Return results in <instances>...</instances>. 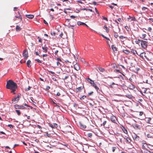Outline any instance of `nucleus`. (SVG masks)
I'll list each match as a JSON object with an SVG mask.
<instances>
[{"label":"nucleus","mask_w":153,"mask_h":153,"mask_svg":"<svg viewBox=\"0 0 153 153\" xmlns=\"http://www.w3.org/2000/svg\"><path fill=\"white\" fill-rule=\"evenodd\" d=\"M6 88L8 89L13 90V91H14L15 90H16L18 86L16 83L13 80L10 79L7 82Z\"/></svg>","instance_id":"f257e3e1"},{"label":"nucleus","mask_w":153,"mask_h":153,"mask_svg":"<svg viewBox=\"0 0 153 153\" xmlns=\"http://www.w3.org/2000/svg\"><path fill=\"white\" fill-rule=\"evenodd\" d=\"M87 80L89 82H90V83L91 84V85H92L93 87L95 88L97 92H98V91H100V88L98 87L97 86L96 84L94 83L92 79L89 78H88V79Z\"/></svg>","instance_id":"f03ea898"},{"label":"nucleus","mask_w":153,"mask_h":153,"mask_svg":"<svg viewBox=\"0 0 153 153\" xmlns=\"http://www.w3.org/2000/svg\"><path fill=\"white\" fill-rule=\"evenodd\" d=\"M21 96V94H19L17 97H15L12 100V103L15 104L18 102L19 100V98H20Z\"/></svg>","instance_id":"7ed1b4c3"},{"label":"nucleus","mask_w":153,"mask_h":153,"mask_svg":"<svg viewBox=\"0 0 153 153\" xmlns=\"http://www.w3.org/2000/svg\"><path fill=\"white\" fill-rule=\"evenodd\" d=\"M148 42L147 41L141 40L140 44L142 48L144 49L146 48Z\"/></svg>","instance_id":"20e7f679"},{"label":"nucleus","mask_w":153,"mask_h":153,"mask_svg":"<svg viewBox=\"0 0 153 153\" xmlns=\"http://www.w3.org/2000/svg\"><path fill=\"white\" fill-rule=\"evenodd\" d=\"M14 108L16 109H25L27 108L24 106L22 105H19L16 104L14 105Z\"/></svg>","instance_id":"39448f33"},{"label":"nucleus","mask_w":153,"mask_h":153,"mask_svg":"<svg viewBox=\"0 0 153 153\" xmlns=\"http://www.w3.org/2000/svg\"><path fill=\"white\" fill-rule=\"evenodd\" d=\"M23 56L25 59H27L28 57V53L27 49L24 50L23 52Z\"/></svg>","instance_id":"423d86ee"},{"label":"nucleus","mask_w":153,"mask_h":153,"mask_svg":"<svg viewBox=\"0 0 153 153\" xmlns=\"http://www.w3.org/2000/svg\"><path fill=\"white\" fill-rule=\"evenodd\" d=\"M114 37H115L116 38H117L118 37H119L120 38H125L124 37H123V36L121 35L120 33H118L116 32L114 33Z\"/></svg>","instance_id":"0eeeda50"},{"label":"nucleus","mask_w":153,"mask_h":153,"mask_svg":"<svg viewBox=\"0 0 153 153\" xmlns=\"http://www.w3.org/2000/svg\"><path fill=\"white\" fill-rule=\"evenodd\" d=\"M142 148L145 150H148V149H150L149 147L148 146V145L146 143H143Z\"/></svg>","instance_id":"6e6552de"},{"label":"nucleus","mask_w":153,"mask_h":153,"mask_svg":"<svg viewBox=\"0 0 153 153\" xmlns=\"http://www.w3.org/2000/svg\"><path fill=\"white\" fill-rule=\"evenodd\" d=\"M111 119L112 122L115 123H116V122L117 121L116 117L114 115H112L111 117Z\"/></svg>","instance_id":"1a4fd4ad"},{"label":"nucleus","mask_w":153,"mask_h":153,"mask_svg":"<svg viewBox=\"0 0 153 153\" xmlns=\"http://www.w3.org/2000/svg\"><path fill=\"white\" fill-rule=\"evenodd\" d=\"M133 137L134 140L136 141H140V137L135 134H134V136H133Z\"/></svg>","instance_id":"9d476101"},{"label":"nucleus","mask_w":153,"mask_h":153,"mask_svg":"<svg viewBox=\"0 0 153 153\" xmlns=\"http://www.w3.org/2000/svg\"><path fill=\"white\" fill-rule=\"evenodd\" d=\"M79 124L81 129L85 128H86V126L83 124L81 122H79Z\"/></svg>","instance_id":"9b49d317"},{"label":"nucleus","mask_w":153,"mask_h":153,"mask_svg":"<svg viewBox=\"0 0 153 153\" xmlns=\"http://www.w3.org/2000/svg\"><path fill=\"white\" fill-rule=\"evenodd\" d=\"M49 126L51 127L52 128H57L58 127V125L56 123H54L53 125L49 123Z\"/></svg>","instance_id":"f8f14e48"},{"label":"nucleus","mask_w":153,"mask_h":153,"mask_svg":"<svg viewBox=\"0 0 153 153\" xmlns=\"http://www.w3.org/2000/svg\"><path fill=\"white\" fill-rule=\"evenodd\" d=\"M74 69L78 71L79 70L80 68L78 64H76L74 65Z\"/></svg>","instance_id":"ddd939ff"},{"label":"nucleus","mask_w":153,"mask_h":153,"mask_svg":"<svg viewBox=\"0 0 153 153\" xmlns=\"http://www.w3.org/2000/svg\"><path fill=\"white\" fill-rule=\"evenodd\" d=\"M84 88V86H80L76 88V92H81V90L82 89Z\"/></svg>","instance_id":"4468645a"},{"label":"nucleus","mask_w":153,"mask_h":153,"mask_svg":"<svg viewBox=\"0 0 153 153\" xmlns=\"http://www.w3.org/2000/svg\"><path fill=\"white\" fill-rule=\"evenodd\" d=\"M133 126L134 128L135 129H140V126L136 123L134 124L133 125Z\"/></svg>","instance_id":"2eb2a0df"},{"label":"nucleus","mask_w":153,"mask_h":153,"mask_svg":"<svg viewBox=\"0 0 153 153\" xmlns=\"http://www.w3.org/2000/svg\"><path fill=\"white\" fill-rule=\"evenodd\" d=\"M18 13H19V16H15V17L16 18H18V19H19L20 21L21 22V21H22V16L20 14V13H19V12H18Z\"/></svg>","instance_id":"dca6fc26"},{"label":"nucleus","mask_w":153,"mask_h":153,"mask_svg":"<svg viewBox=\"0 0 153 153\" xmlns=\"http://www.w3.org/2000/svg\"><path fill=\"white\" fill-rule=\"evenodd\" d=\"M146 53L145 52H143L140 53V56L142 57V58H143V55L145 57L146 59L148 60V58L146 57Z\"/></svg>","instance_id":"f3484780"},{"label":"nucleus","mask_w":153,"mask_h":153,"mask_svg":"<svg viewBox=\"0 0 153 153\" xmlns=\"http://www.w3.org/2000/svg\"><path fill=\"white\" fill-rule=\"evenodd\" d=\"M123 52L126 54L130 53V51H129L127 50H123Z\"/></svg>","instance_id":"a211bd4d"},{"label":"nucleus","mask_w":153,"mask_h":153,"mask_svg":"<svg viewBox=\"0 0 153 153\" xmlns=\"http://www.w3.org/2000/svg\"><path fill=\"white\" fill-rule=\"evenodd\" d=\"M133 53L134 55H135V54H137V55H138L137 53V51L134 50V49H130V53Z\"/></svg>","instance_id":"6ab92c4d"},{"label":"nucleus","mask_w":153,"mask_h":153,"mask_svg":"<svg viewBox=\"0 0 153 153\" xmlns=\"http://www.w3.org/2000/svg\"><path fill=\"white\" fill-rule=\"evenodd\" d=\"M121 128L122 130L126 134L128 133V132L127 130L126 129L125 127H124L123 126H122Z\"/></svg>","instance_id":"aec40b11"},{"label":"nucleus","mask_w":153,"mask_h":153,"mask_svg":"<svg viewBox=\"0 0 153 153\" xmlns=\"http://www.w3.org/2000/svg\"><path fill=\"white\" fill-rule=\"evenodd\" d=\"M26 16L29 19H32L34 17V16L33 15H26Z\"/></svg>","instance_id":"412c9836"},{"label":"nucleus","mask_w":153,"mask_h":153,"mask_svg":"<svg viewBox=\"0 0 153 153\" xmlns=\"http://www.w3.org/2000/svg\"><path fill=\"white\" fill-rule=\"evenodd\" d=\"M111 48L114 52H116L115 51H117V48H116V47L114 46V45H112L111 46Z\"/></svg>","instance_id":"4be33fe9"},{"label":"nucleus","mask_w":153,"mask_h":153,"mask_svg":"<svg viewBox=\"0 0 153 153\" xmlns=\"http://www.w3.org/2000/svg\"><path fill=\"white\" fill-rule=\"evenodd\" d=\"M16 31H19L21 30V28L18 25H17L16 27Z\"/></svg>","instance_id":"5701e85b"},{"label":"nucleus","mask_w":153,"mask_h":153,"mask_svg":"<svg viewBox=\"0 0 153 153\" xmlns=\"http://www.w3.org/2000/svg\"><path fill=\"white\" fill-rule=\"evenodd\" d=\"M31 61L30 60H28L27 61V66L28 67H31V65H30V63H31Z\"/></svg>","instance_id":"b1692460"},{"label":"nucleus","mask_w":153,"mask_h":153,"mask_svg":"<svg viewBox=\"0 0 153 153\" xmlns=\"http://www.w3.org/2000/svg\"><path fill=\"white\" fill-rule=\"evenodd\" d=\"M42 49L44 50V52H46L48 51V48L47 47H42Z\"/></svg>","instance_id":"393cba45"},{"label":"nucleus","mask_w":153,"mask_h":153,"mask_svg":"<svg viewBox=\"0 0 153 153\" xmlns=\"http://www.w3.org/2000/svg\"><path fill=\"white\" fill-rule=\"evenodd\" d=\"M77 24L79 26L81 25H85V24L84 23L81 22L80 21L78 22H77Z\"/></svg>","instance_id":"a878e982"},{"label":"nucleus","mask_w":153,"mask_h":153,"mask_svg":"<svg viewBox=\"0 0 153 153\" xmlns=\"http://www.w3.org/2000/svg\"><path fill=\"white\" fill-rule=\"evenodd\" d=\"M103 29L104 30H105V31L107 33H108L109 32V28L107 27L106 25H105L103 27Z\"/></svg>","instance_id":"bb28decb"},{"label":"nucleus","mask_w":153,"mask_h":153,"mask_svg":"<svg viewBox=\"0 0 153 153\" xmlns=\"http://www.w3.org/2000/svg\"><path fill=\"white\" fill-rule=\"evenodd\" d=\"M141 40V39H138L137 40H136L134 42L136 44H138L140 45V43Z\"/></svg>","instance_id":"cd10ccee"},{"label":"nucleus","mask_w":153,"mask_h":153,"mask_svg":"<svg viewBox=\"0 0 153 153\" xmlns=\"http://www.w3.org/2000/svg\"><path fill=\"white\" fill-rule=\"evenodd\" d=\"M107 123V121H105L103 123V125L104 126V127H105L106 128H108V126L106 125V124Z\"/></svg>","instance_id":"c85d7f7f"},{"label":"nucleus","mask_w":153,"mask_h":153,"mask_svg":"<svg viewBox=\"0 0 153 153\" xmlns=\"http://www.w3.org/2000/svg\"><path fill=\"white\" fill-rule=\"evenodd\" d=\"M126 97L130 99H132L133 96L131 94H129L125 95Z\"/></svg>","instance_id":"c756f323"},{"label":"nucleus","mask_w":153,"mask_h":153,"mask_svg":"<svg viewBox=\"0 0 153 153\" xmlns=\"http://www.w3.org/2000/svg\"><path fill=\"white\" fill-rule=\"evenodd\" d=\"M146 136L148 138H152L153 134H147Z\"/></svg>","instance_id":"7c9ffc66"},{"label":"nucleus","mask_w":153,"mask_h":153,"mask_svg":"<svg viewBox=\"0 0 153 153\" xmlns=\"http://www.w3.org/2000/svg\"><path fill=\"white\" fill-rule=\"evenodd\" d=\"M98 68L99 70L101 72H103L105 71V69L104 68L101 67H98Z\"/></svg>","instance_id":"2f4dec72"},{"label":"nucleus","mask_w":153,"mask_h":153,"mask_svg":"<svg viewBox=\"0 0 153 153\" xmlns=\"http://www.w3.org/2000/svg\"><path fill=\"white\" fill-rule=\"evenodd\" d=\"M44 136H45L46 137H51V134H49L48 133H46L45 134H44Z\"/></svg>","instance_id":"473e14b6"},{"label":"nucleus","mask_w":153,"mask_h":153,"mask_svg":"<svg viewBox=\"0 0 153 153\" xmlns=\"http://www.w3.org/2000/svg\"><path fill=\"white\" fill-rule=\"evenodd\" d=\"M15 111L18 115L19 116L21 114V112L19 110H16Z\"/></svg>","instance_id":"72a5a7b5"},{"label":"nucleus","mask_w":153,"mask_h":153,"mask_svg":"<svg viewBox=\"0 0 153 153\" xmlns=\"http://www.w3.org/2000/svg\"><path fill=\"white\" fill-rule=\"evenodd\" d=\"M126 140L127 142L128 143H130V142L131 141V139L130 138L128 137H127V138H126Z\"/></svg>","instance_id":"f704fd0d"},{"label":"nucleus","mask_w":153,"mask_h":153,"mask_svg":"<svg viewBox=\"0 0 153 153\" xmlns=\"http://www.w3.org/2000/svg\"><path fill=\"white\" fill-rule=\"evenodd\" d=\"M147 120H146L147 123H150V122L151 120H152V119L151 118H148L147 119Z\"/></svg>","instance_id":"c9c22d12"},{"label":"nucleus","mask_w":153,"mask_h":153,"mask_svg":"<svg viewBox=\"0 0 153 153\" xmlns=\"http://www.w3.org/2000/svg\"><path fill=\"white\" fill-rule=\"evenodd\" d=\"M88 136L90 138H91L92 136V134L91 133H88L87 134Z\"/></svg>","instance_id":"e433bc0d"},{"label":"nucleus","mask_w":153,"mask_h":153,"mask_svg":"<svg viewBox=\"0 0 153 153\" xmlns=\"http://www.w3.org/2000/svg\"><path fill=\"white\" fill-rule=\"evenodd\" d=\"M130 86L131 88V89H134L135 88V86L133 84H131V85H130Z\"/></svg>","instance_id":"4c0bfd02"},{"label":"nucleus","mask_w":153,"mask_h":153,"mask_svg":"<svg viewBox=\"0 0 153 153\" xmlns=\"http://www.w3.org/2000/svg\"><path fill=\"white\" fill-rule=\"evenodd\" d=\"M86 97V96L85 95H84L82 96L80 98V99L81 100H82L84 99Z\"/></svg>","instance_id":"58836bf2"},{"label":"nucleus","mask_w":153,"mask_h":153,"mask_svg":"<svg viewBox=\"0 0 153 153\" xmlns=\"http://www.w3.org/2000/svg\"><path fill=\"white\" fill-rule=\"evenodd\" d=\"M125 28L126 29V30L127 31H129L130 28H129V27L128 26H125Z\"/></svg>","instance_id":"ea45409f"},{"label":"nucleus","mask_w":153,"mask_h":153,"mask_svg":"<svg viewBox=\"0 0 153 153\" xmlns=\"http://www.w3.org/2000/svg\"><path fill=\"white\" fill-rule=\"evenodd\" d=\"M31 87L30 86H28V87L27 88H26L25 89V91H28L30 90V89Z\"/></svg>","instance_id":"a19ab883"},{"label":"nucleus","mask_w":153,"mask_h":153,"mask_svg":"<svg viewBox=\"0 0 153 153\" xmlns=\"http://www.w3.org/2000/svg\"><path fill=\"white\" fill-rule=\"evenodd\" d=\"M8 126L10 127L11 128H13V126L11 124H9L8 125Z\"/></svg>","instance_id":"79ce46f5"},{"label":"nucleus","mask_w":153,"mask_h":153,"mask_svg":"<svg viewBox=\"0 0 153 153\" xmlns=\"http://www.w3.org/2000/svg\"><path fill=\"white\" fill-rule=\"evenodd\" d=\"M93 93H94L93 91H91V92H90V93H88V96H90L91 95L93 94Z\"/></svg>","instance_id":"37998d69"},{"label":"nucleus","mask_w":153,"mask_h":153,"mask_svg":"<svg viewBox=\"0 0 153 153\" xmlns=\"http://www.w3.org/2000/svg\"><path fill=\"white\" fill-rule=\"evenodd\" d=\"M69 77L68 76H65V77L64 78H62V79L63 80H65V79H66L67 78H68Z\"/></svg>","instance_id":"c03bdc74"},{"label":"nucleus","mask_w":153,"mask_h":153,"mask_svg":"<svg viewBox=\"0 0 153 153\" xmlns=\"http://www.w3.org/2000/svg\"><path fill=\"white\" fill-rule=\"evenodd\" d=\"M53 103L55 105V106L57 108H59V106L57 105V103L54 102Z\"/></svg>","instance_id":"a18cd8bd"},{"label":"nucleus","mask_w":153,"mask_h":153,"mask_svg":"<svg viewBox=\"0 0 153 153\" xmlns=\"http://www.w3.org/2000/svg\"><path fill=\"white\" fill-rule=\"evenodd\" d=\"M51 34L53 36H55L56 35V33L54 32H51Z\"/></svg>","instance_id":"49530a36"},{"label":"nucleus","mask_w":153,"mask_h":153,"mask_svg":"<svg viewBox=\"0 0 153 153\" xmlns=\"http://www.w3.org/2000/svg\"><path fill=\"white\" fill-rule=\"evenodd\" d=\"M142 10H148V8L146 7H143L142 8Z\"/></svg>","instance_id":"de8ad7c7"},{"label":"nucleus","mask_w":153,"mask_h":153,"mask_svg":"<svg viewBox=\"0 0 153 153\" xmlns=\"http://www.w3.org/2000/svg\"><path fill=\"white\" fill-rule=\"evenodd\" d=\"M116 149V147H113L112 148V151L113 152H114Z\"/></svg>","instance_id":"09e8293b"},{"label":"nucleus","mask_w":153,"mask_h":153,"mask_svg":"<svg viewBox=\"0 0 153 153\" xmlns=\"http://www.w3.org/2000/svg\"><path fill=\"white\" fill-rule=\"evenodd\" d=\"M131 18V21H135L136 19L135 17H130Z\"/></svg>","instance_id":"8fccbe9b"},{"label":"nucleus","mask_w":153,"mask_h":153,"mask_svg":"<svg viewBox=\"0 0 153 153\" xmlns=\"http://www.w3.org/2000/svg\"><path fill=\"white\" fill-rule=\"evenodd\" d=\"M146 34H142V37L143 38H145L146 37Z\"/></svg>","instance_id":"3c124183"},{"label":"nucleus","mask_w":153,"mask_h":153,"mask_svg":"<svg viewBox=\"0 0 153 153\" xmlns=\"http://www.w3.org/2000/svg\"><path fill=\"white\" fill-rule=\"evenodd\" d=\"M35 60H36L38 62L40 63H41V61L38 59H35Z\"/></svg>","instance_id":"603ef678"},{"label":"nucleus","mask_w":153,"mask_h":153,"mask_svg":"<svg viewBox=\"0 0 153 153\" xmlns=\"http://www.w3.org/2000/svg\"><path fill=\"white\" fill-rule=\"evenodd\" d=\"M95 11H96V13L98 14V15H99V13L98 10H97V9L96 8H95Z\"/></svg>","instance_id":"864d4df0"},{"label":"nucleus","mask_w":153,"mask_h":153,"mask_svg":"<svg viewBox=\"0 0 153 153\" xmlns=\"http://www.w3.org/2000/svg\"><path fill=\"white\" fill-rule=\"evenodd\" d=\"M35 54L36 55H39V56H40L39 55V53H40V52L39 51V53L37 51H35Z\"/></svg>","instance_id":"5fc2aeb1"},{"label":"nucleus","mask_w":153,"mask_h":153,"mask_svg":"<svg viewBox=\"0 0 153 153\" xmlns=\"http://www.w3.org/2000/svg\"><path fill=\"white\" fill-rule=\"evenodd\" d=\"M142 88L144 89L143 92L145 93L146 92V91H147V89L146 88H145L143 87Z\"/></svg>","instance_id":"6e6d98bb"},{"label":"nucleus","mask_w":153,"mask_h":153,"mask_svg":"<svg viewBox=\"0 0 153 153\" xmlns=\"http://www.w3.org/2000/svg\"><path fill=\"white\" fill-rule=\"evenodd\" d=\"M117 67L116 65V64H114L112 65V67L113 68H115V67Z\"/></svg>","instance_id":"4d7b16f0"},{"label":"nucleus","mask_w":153,"mask_h":153,"mask_svg":"<svg viewBox=\"0 0 153 153\" xmlns=\"http://www.w3.org/2000/svg\"><path fill=\"white\" fill-rule=\"evenodd\" d=\"M148 30L149 31L151 32V30H152V28L151 27H149L148 28Z\"/></svg>","instance_id":"13d9d810"},{"label":"nucleus","mask_w":153,"mask_h":153,"mask_svg":"<svg viewBox=\"0 0 153 153\" xmlns=\"http://www.w3.org/2000/svg\"><path fill=\"white\" fill-rule=\"evenodd\" d=\"M65 70V72H66L67 73H69L70 71L69 69H68H68H66Z\"/></svg>","instance_id":"bf43d9fd"},{"label":"nucleus","mask_w":153,"mask_h":153,"mask_svg":"<svg viewBox=\"0 0 153 153\" xmlns=\"http://www.w3.org/2000/svg\"><path fill=\"white\" fill-rule=\"evenodd\" d=\"M37 127L39 128L40 129H42V127L39 125H37Z\"/></svg>","instance_id":"052dcab7"},{"label":"nucleus","mask_w":153,"mask_h":153,"mask_svg":"<svg viewBox=\"0 0 153 153\" xmlns=\"http://www.w3.org/2000/svg\"><path fill=\"white\" fill-rule=\"evenodd\" d=\"M16 90H15L14 91H13V90H11V93H13V94H16V93H15V91Z\"/></svg>","instance_id":"680f3d73"},{"label":"nucleus","mask_w":153,"mask_h":153,"mask_svg":"<svg viewBox=\"0 0 153 153\" xmlns=\"http://www.w3.org/2000/svg\"><path fill=\"white\" fill-rule=\"evenodd\" d=\"M143 114V113L142 111H140V115L142 116Z\"/></svg>","instance_id":"e2e57ef3"},{"label":"nucleus","mask_w":153,"mask_h":153,"mask_svg":"<svg viewBox=\"0 0 153 153\" xmlns=\"http://www.w3.org/2000/svg\"><path fill=\"white\" fill-rule=\"evenodd\" d=\"M18 9V8L17 7H14L13 8V10L14 11H16V10H17Z\"/></svg>","instance_id":"0e129e2a"},{"label":"nucleus","mask_w":153,"mask_h":153,"mask_svg":"<svg viewBox=\"0 0 153 153\" xmlns=\"http://www.w3.org/2000/svg\"><path fill=\"white\" fill-rule=\"evenodd\" d=\"M50 89V87L49 86H47L46 87V90H48Z\"/></svg>","instance_id":"69168bd1"},{"label":"nucleus","mask_w":153,"mask_h":153,"mask_svg":"<svg viewBox=\"0 0 153 153\" xmlns=\"http://www.w3.org/2000/svg\"><path fill=\"white\" fill-rule=\"evenodd\" d=\"M58 52V50L56 51L55 52V55H57Z\"/></svg>","instance_id":"338daca9"},{"label":"nucleus","mask_w":153,"mask_h":153,"mask_svg":"<svg viewBox=\"0 0 153 153\" xmlns=\"http://www.w3.org/2000/svg\"><path fill=\"white\" fill-rule=\"evenodd\" d=\"M57 59L58 61H61V59L59 58H57Z\"/></svg>","instance_id":"774afa93"}]
</instances>
